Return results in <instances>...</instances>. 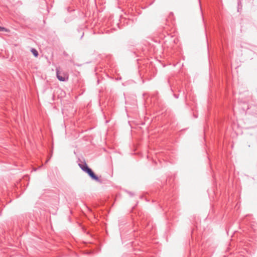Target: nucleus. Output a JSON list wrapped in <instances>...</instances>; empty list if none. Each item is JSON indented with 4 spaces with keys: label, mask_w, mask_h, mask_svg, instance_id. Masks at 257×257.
Listing matches in <instances>:
<instances>
[{
    "label": "nucleus",
    "mask_w": 257,
    "mask_h": 257,
    "mask_svg": "<svg viewBox=\"0 0 257 257\" xmlns=\"http://www.w3.org/2000/svg\"><path fill=\"white\" fill-rule=\"evenodd\" d=\"M56 77L60 81H67L69 79V75L67 73L60 71V68L57 67L56 69Z\"/></svg>",
    "instance_id": "nucleus-2"
},
{
    "label": "nucleus",
    "mask_w": 257,
    "mask_h": 257,
    "mask_svg": "<svg viewBox=\"0 0 257 257\" xmlns=\"http://www.w3.org/2000/svg\"><path fill=\"white\" fill-rule=\"evenodd\" d=\"M31 52L33 53V54L35 56V57H37L38 56V51H37V50H36L34 48H32L31 49Z\"/></svg>",
    "instance_id": "nucleus-3"
},
{
    "label": "nucleus",
    "mask_w": 257,
    "mask_h": 257,
    "mask_svg": "<svg viewBox=\"0 0 257 257\" xmlns=\"http://www.w3.org/2000/svg\"><path fill=\"white\" fill-rule=\"evenodd\" d=\"M6 31V28L0 26V31Z\"/></svg>",
    "instance_id": "nucleus-4"
},
{
    "label": "nucleus",
    "mask_w": 257,
    "mask_h": 257,
    "mask_svg": "<svg viewBox=\"0 0 257 257\" xmlns=\"http://www.w3.org/2000/svg\"><path fill=\"white\" fill-rule=\"evenodd\" d=\"M79 166L84 172L87 173L92 180H95L99 182H101L98 176H96L93 171L88 167L86 163H84V164H79Z\"/></svg>",
    "instance_id": "nucleus-1"
}]
</instances>
